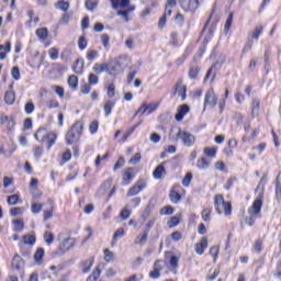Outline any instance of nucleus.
I'll list each match as a JSON object with an SVG mask.
<instances>
[{
  "label": "nucleus",
  "instance_id": "nucleus-4",
  "mask_svg": "<svg viewBox=\"0 0 281 281\" xmlns=\"http://www.w3.org/2000/svg\"><path fill=\"white\" fill-rule=\"evenodd\" d=\"M34 137L37 142H41L42 144L43 142H47L48 144L47 148L49 150V147L56 144L58 134H56L55 132H47L45 128L41 127L40 130L36 131Z\"/></svg>",
  "mask_w": 281,
  "mask_h": 281
},
{
  "label": "nucleus",
  "instance_id": "nucleus-5",
  "mask_svg": "<svg viewBox=\"0 0 281 281\" xmlns=\"http://www.w3.org/2000/svg\"><path fill=\"white\" fill-rule=\"evenodd\" d=\"M85 125L82 122L75 123L71 128L66 134V142L71 146V144H76L80 139V135H82V130Z\"/></svg>",
  "mask_w": 281,
  "mask_h": 281
},
{
  "label": "nucleus",
  "instance_id": "nucleus-6",
  "mask_svg": "<svg viewBox=\"0 0 281 281\" xmlns=\"http://www.w3.org/2000/svg\"><path fill=\"white\" fill-rule=\"evenodd\" d=\"M215 211L217 214H225V216H232V203L225 202L223 195H215L214 199Z\"/></svg>",
  "mask_w": 281,
  "mask_h": 281
},
{
  "label": "nucleus",
  "instance_id": "nucleus-32",
  "mask_svg": "<svg viewBox=\"0 0 281 281\" xmlns=\"http://www.w3.org/2000/svg\"><path fill=\"white\" fill-rule=\"evenodd\" d=\"M68 85L70 88L72 89H78V77L75 76V75H71L69 78H68Z\"/></svg>",
  "mask_w": 281,
  "mask_h": 281
},
{
  "label": "nucleus",
  "instance_id": "nucleus-55",
  "mask_svg": "<svg viewBox=\"0 0 281 281\" xmlns=\"http://www.w3.org/2000/svg\"><path fill=\"white\" fill-rule=\"evenodd\" d=\"M276 186H277L276 192H277V196H278L281 194V171L277 176Z\"/></svg>",
  "mask_w": 281,
  "mask_h": 281
},
{
  "label": "nucleus",
  "instance_id": "nucleus-41",
  "mask_svg": "<svg viewBox=\"0 0 281 281\" xmlns=\"http://www.w3.org/2000/svg\"><path fill=\"white\" fill-rule=\"evenodd\" d=\"M43 256H45V250L43 248H38L34 255L35 262L43 260Z\"/></svg>",
  "mask_w": 281,
  "mask_h": 281
},
{
  "label": "nucleus",
  "instance_id": "nucleus-28",
  "mask_svg": "<svg viewBox=\"0 0 281 281\" xmlns=\"http://www.w3.org/2000/svg\"><path fill=\"white\" fill-rule=\"evenodd\" d=\"M196 167L200 168V170H207V168H210V161L205 158H201L198 160Z\"/></svg>",
  "mask_w": 281,
  "mask_h": 281
},
{
  "label": "nucleus",
  "instance_id": "nucleus-20",
  "mask_svg": "<svg viewBox=\"0 0 281 281\" xmlns=\"http://www.w3.org/2000/svg\"><path fill=\"white\" fill-rule=\"evenodd\" d=\"M83 69H85V61L82 59H77L75 65L72 66V71L75 74L80 75L82 74Z\"/></svg>",
  "mask_w": 281,
  "mask_h": 281
},
{
  "label": "nucleus",
  "instance_id": "nucleus-19",
  "mask_svg": "<svg viewBox=\"0 0 281 281\" xmlns=\"http://www.w3.org/2000/svg\"><path fill=\"white\" fill-rule=\"evenodd\" d=\"M164 175H166V167H164V165H159L158 167H156L153 172L154 179H161Z\"/></svg>",
  "mask_w": 281,
  "mask_h": 281
},
{
  "label": "nucleus",
  "instance_id": "nucleus-61",
  "mask_svg": "<svg viewBox=\"0 0 281 281\" xmlns=\"http://www.w3.org/2000/svg\"><path fill=\"white\" fill-rule=\"evenodd\" d=\"M78 47L79 49H87V40L85 38V36L79 37L78 40Z\"/></svg>",
  "mask_w": 281,
  "mask_h": 281
},
{
  "label": "nucleus",
  "instance_id": "nucleus-52",
  "mask_svg": "<svg viewBox=\"0 0 281 281\" xmlns=\"http://www.w3.org/2000/svg\"><path fill=\"white\" fill-rule=\"evenodd\" d=\"M49 58L52 60H58V48L53 47L48 50Z\"/></svg>",
  "mask_w": 281,
  "mask_h": 281
},
{
  "label": "nucleus",
  "instance_id": "nucleus-36",
  "mask_svg": "<svg viewBox=\"0 0 281 281\" xmlns=\"http://www.w3.org/2000/svg\"><path fill=\"white\" fill-rule=\"evenodd\" d=\"M19 201H20L19 194L9 195L7 199V203H9L10 205H16Z\"/></svg>",
  "mask_w": 281,
  "mask_h": 281
},
{
  "label": "nucleus",
  "instance_id": "nucleus-37",
  "mask_svg": "<svg viewBox=\"0 0 281 281\" xmlns=\"http://www.w3.org/2000/svg\"><path fill=\"white\" fill-rule=\"evenodd\" d=\"M131 180H133V169L132 168H127L123 172V181H131Z\"/></svg>",
  "mask_w": 281,
  "mask_h": 281
},
{
  "label": "nucleus",
  "instance_id": "nucleus-62",
  "mask_svg": "<svg viewBox=\"0 0 281 281\" xmlns=\"http://www.w3.org/2000/svg\"><path fill=\"white\" fill-rule=\"evenodd\" d=\"M262 34V26H257L255 31L252 32V38L258 41L260 38V35Z\"/></svg>",
  "mask_w": 281,
  "mask_h": 281
},
{
  "label": "nucleus",
  "instance_id": "nucleus-34",
  "mask_svg": "<svg viewBox=\"0 0 281 281\" xmlns=\"http://www.w3.org/2000/svg\"><path fill=\"white\" fill-rule=\"evenodd\" d=\"M44 240L46 245H52L54 243V234L52 232L46 231L44 233Z\"/></svg>",
  "mask_w": 281,
  "mask_h": 281
},
{
  "label": "nucleus",
  "instance_id": "nucleus-16",
  "mask_svg": "<svg viewBox=\"0 0 281 281\" xmlns=\"http://www.w3.org/2000/svg\"><path fill=\"white\" fill-rule=\"evenodd\" d=\"M207 249V237H203L199 244H195V252L199 256H203Z\"/></svg>",
  "mask_w": 281,
  "mask_h": 281
},
{
  "label": "nucleus",
  "instance_id": "nucleus-2",
  "mask_svg": "<svg viewBox=\"0 0 281 281\" xmlns=\"http://www.w3.org/2000/svg\"><path fill=\"white\" fill-rule=\"evenodd\" d=\"M169 139H171V142H179V139H181L183 146H187L188 148L194 146V143L196 142V137H194L192 133L181 131V127H171Z\"/></svg>",
  "mask_w": 281,
  "mask_h": 281
},
{
  "label": "nucleus",
  "instance_id": "nucleus-42",
  "mask_svg": "<svg viewBox=\"0 0 281 281\" xmlns=\"http://www.w3.org/2000/svg\"><path fill=\"white\" fill-rule=\"evenodd\" d=\"M271 55V53L269 50H267L265 53V69H266V74H269V68L271 67V61H269V56Z\"/></svg>",
  "mask_w": 281,
  "mask_h": 281
},
{
  "label": "nucleus",
  "instance_id": "nucleus-18",
  "mask_svg": "<svg viewBox=\"0 0 281 281\" xmlns=\"http://www.w3.org/2000/svg\"><path fill=\"white\" fill-rule=\"evenodd\" d=\"M15 100H16V95L14 94V91L9 90L5 92V94H4L5 104L12 105V104H14Z\"/></svg>",
  "mask_w": 281,
  "mask_h": 281
},
{
  "label": "nucleus",
  "instance_id": "nucleus-57",
  "mask_svg": "<svg viewBox=\"0 0 281 281\" xmlns=\"http://www.w3.org/2000/svg\"><path fill=\"white\" fill-rule=\"evenodd\" d=\"M89 85H98L99 78L95 74L91 72L88 77Z\"/></svg>",
  "mask_w": 281,
  "mask_h": 281
},
{
  "label": "nucleus",
  "instance_id": "nucleus-44",
  "mask_svg": "<svg viewBox=\"0 0 281 281\" xmlns=\"http://www.w3.org/2000/svg\"><path fill=\"white\" fill-rule=\"evenodd\" d=\"M14 232H21L24 227L23 220H13Z\"/></svg>",
  "mask_w": 281,
  "mask_h": 281
},
{
  "label": "nucleus",
  "instance_id": "nucleus-8",
  "mask_svg": "<svg viewBox=\"0 0 281 281\" xmlns=\"http://www.w3.org/2000/svg\"><path fill=\"white\" fill-rule=\"evenodd\" d=\"M216 104H218V97H216L214 89H210L204 97V109L205 106H210L211 109H214Z\"/></svg>",
  "mask_w": 281,
  "mask_h": 281
},
{
  "label": "nucleus",
  "instance_id": "nucleus-33",
  "mask_svg": "<svg viewBox=\"0 0 281 281\" xmlns=\"http://www.w3.org/2000/svg\"><path fill=\"white\" fill-rule=\"evenodd\" d=\"M173 212H175V209H172V206H170V205L164 206L160 210L161 216H170V215H172Z\"/></svg>",
  "mask_w": 281,
  "mask_h": 281
},
{
  "label": "nucleus",
  "instance_id": "nucleus-29",
  "mask_svg": "<svg viewBox=\"0 0 281 281\" xmlns=\"http://www.w3.org/2000/svg\"><path fill=\"white\" fill-rule=\"evenodd\" d=\"M113 106H115V102H113V101H108L104 104L103 110H104V113L106 116L111 115Z\"/></svg>",
  "mask_w": 281,
  "mask_h": 281
},
{
  "label": "nucleus",
  "instance_id": "nucleus-45",
  "mask_svg": "<svg viewBox=\"0 0 281 281\" xmlns=\"http://www.w3.org/2000/svg\"><path fill=\"white\" fill-rule=\"evenodd\" d=\"M199 71H201V68H199L198 66H193L190 70H189V77L194 80V78H196V76H199Z\"/></svg>",
  "mask_w": 281,
  "mask_h": 281
},
{
  "label": "nucleus",
  "instance_id": "nucleus-51",
  "mask_svg": "<svg viewBox=\"0 0 281 281\" xmlns=\"http://www.w3.org/2000/svg\"><path fill=\"white\" fill-rule=\"evenodd\" d=\"M165 267H166V262H164L161 260H156L154 263V269H156L160 273H161V271H164Z\"/></svg>",
  "mask_w": 281,
  "mask_h": 281
},
{
  "label": "nucleus",
  "instance_id": "nucleus-24",
  "mask_svg": "<svg viewBox=\"0 0 281 281\" xmlns=\"http://www.w3.org/2000/svg\"><path fill=\"white\" fill-rule=\"evenodd\" d=\"M153 210H155V204L149 202L142 214V217L144 218V221H146V218H148V216L153 214Z\"/></svg>",
  "mask_w": 281,
  "mask_h": 281
},
{
  "label": "nucleus",
  "instance_id": "nucleus-49",
  "mask_svg": "<svg viewBox=\"0 0 281 281\" xmlns=\"http://www.w3.org/2000/svg\"><path fill=\"white\" fill-rule=\"evenodd\" d=\"M54 216V205H52L49 209H46L44 211V221H49Z\"/></svg>",
  "mask_w": 281,
  "mask_h": 281
},
{
  "label": "nucleus",
  "instance_id": "nucleus-25",
  "mask_svg": "<svg viewBox=\"0 0 281 281\" xmlns=\"http://www.w3.org/2000/svg\"><path fill=\"white\" fill-rule=\"evenodd\" d=\"M36 35L41 41H45L47 36H49V31L47 29L42 27L36 30Z\"/></svg>",
  "mask_w": 281,
  "mask_h": 281
},
{
  "label": "nucleus",
  "instance_id": "nucleus-21",
  "mask_svg": "<svg viewBox=\"0 0 281 281\" xmlns=\"http://www.w3.org/2000/svg\"><path fill=\"white\" fill-rule=\"evenodd\" d=\"M146 240H148V229H145L142 235H138L135 238V245H146Z\"/></svg>",
  "mask_w": 281,
  "mask_h": 281
},
{
  "label": "nucleus",
  "instance_id": "nucleus-9",
  "mask_svg": "<svg viewBox=\"0 0 281 281\" xmlns=\"http://www.w3.org/2000/svg\"><path fill=\"white\" fill-rule=\"evenodd\" d=\"M146 188V181L140 180L136 182L135 186H133L128 191H127V196H137V194L140 193L142 190Z\"/></svg>",
  "mask_w": 281,
  "mask_h": 281
},
{
  "label": "nucleus",
  "instance_id": "nucleus-56",
  "mask_svg": "<svg viewBox=\"0 0 281 281\" xmlns=\"http://www.w3.org/2000/svg\"><path fill=\"white\" fill-rule=\"evenodd\" d=\"M139 161H142V154H140V153H136V154L134 155V157H132V158L130 159V164H133V166L139 164Z\"/></svg>",
  "mask_w": 281,
  "mask_h": 281
},
{
  "label": "nucleus",
  "instance_id": "nucleus-50",
  "mask_svg": "<svg viewBox=\"0 0 281 281\" xmlns=\"http://www.w3.org/2000/svg\"><path fill=\"white\" fill-rule=\"evenodd\" d=\"M110 37L108 34L101 35V43L103 44L104 49H110L111 45L109 44Z\"/></svg>",
  "mask_w": 281,
  "mask_h": 281
},
{
  "label": "nucleus",
  "instance_id": "nucleus-10",
  "mask_svg": "<svg viewBox=\"0 0 281 281\" xmlns=\"http://www.w3.org/2000/svg\"><path fill=\"white\" fill-rule=\"evenodd\" d=\"M186 91H187V88L183 85V79H179L176 83L173 95H179L181 100H186V97H187Z\"/></svg>",
  "mask_w": 281,
  "mask_h": 281
},
{
  "label": "nucleus",
  "instance_id": "nucleus-63",
  "mask_svg": "<svg viewBox=\"0 0 281 281\" xmlns=\"http://www.w3.org/2000/svg\"><path fill=\"white\" fill-rule=\"evenodd\" d=\"M115 95V83H110L108 87V98Z\"/></svg>",
  "mask_w": 281,
  "mask_h": 281
},
{
  "label": "nucleus",
  "instance_id": "nucleus-39",
  "mask_svg": "<svg viewBox=\"0 0 281 281\" xmlns=\"http://www.w3.org/2000/svg\"><path fill=\"white\" fill-rule=\"evenodd\" d=\"M212 218V209L207 207L202 211V220L207 222Z\"/></svg>",
  "mask_w": 281,
  "mask_h": 281
},
{
  "label": "nucleus",
  "instance_id": "nucleus-26",
  "mask_svg": "<svg viewBox=\"0 0 281 281\" xmlns=\"http://www.w3.org/2000/svg\"><path fill=\"white\" fill-rule=\"evenodd\" d=\"M217 150H218V147H205L204 155L206 157H216Z\"/></svg>",
  "mask_w": 281,
  "mask_h": 281
},
{
  "label": "nucleus",
  "instance_id": "nucleus-59",
  "mask_svg": "<svg viewBox=\"0 0 281 281\" xmlns=\"http://www.w3.org/2000/svg\"><path fill=\"white\" fill-rule=\"evenodd\" d=\"M150 142H153V144H159L161 142V135H159L157 133H151Z\"/></svg>",
  "mask_w": 281,
  "mask_h": 281
},
{
  "label": "nucleus",
  "instance_id": "nucleus-60",
  "mask_svg": "<svg viewBox=\"0 0 281 281\" xmlns=\"http://www.w3.org/2000/svg\"><path fill=\"white\" fill-rule=\"evenodd\" d=\"M81 93L83 95H89V93H91V85L85 83L83 86H81Z\"/></svg>",
  "mask_w": 281,
  "mask_h": 281
},
{
  "label": "nucleus",
  "instance_id": "nucleus-22",
  "mask_svg": "<svg viewBox=\"0 0 281 281\" xmlns=\"http://www.w3.org/2000/svg\"><path fill=\"white\" fill-rule=\"evenodd\" d=\"M93 262H95L93 257H91L90 259L83 261L81 263V267H83L82 273H89V271H91V268L93 267Z\"/></svg>",
  "mask_w": 281,
  "mask_h": 281
},
{
  "label": "nucleus",
  "instance_id": "nucleus-17",
  "mask_svg": "<svg viewBox=\"0 0 281 281\" xmlns=\"http://www.w3.org/2000/svg\"><path fill=\"white\" fill-rule=\"evenodd\" d=\"M92 69L95 74H103V71H105L106 74L110 75L111 66H109V64L106 63L94 64Z\"/></svg>",
  "mask_w": 281,
  "mask_h": 281
},
{
  "label": "nucleus",
  "instance_id": "nucleus-46",
  "mask_svg": "<svg viewBox=\"0 0 281 281\" xmlns=\"http://www.w3.org/2000/svg\"><path fill=\"white\" fill-rule=\"evenodd\" d=\"M41 210H43V204L36 203V202L32 203V205H31V212H33V214H38V213H41Z\"/></svg>",
  "mask_w": 281,
  "mask_h": 281
},
{
  "label": "nucleus",
  "instance_id": "nucleus-38",
  "mask_svg": "<svg viewBox=\"0 0 281 281\" xmlns=\"http://www.w3.org/2000/svg\"><path fill=\"white\" fill-rule=\"evenodd\" d=\"M34 103L32 101H29L25 103V106H24V111L27 115H32V113H34Z\"/></svg>",
  "mask_w": 281,
  "mask_h": 281
},
{
  "label": "nucleus",
  "instance_id": "nucleus-23",
  "mask_svg": "<svg viewBox=\"0 0 281 281\" xmlns=\"http://www.w3.org/2000/svg\"><path fill=\"white\" fill-rule=\"evenodd\" d=\"M259 111H260V101H258V99H252V103H251L252 117H256V115H258Z\"/></svg>",
  "mask_w": 281,
  "mask_h": 281
},
{
  "label": "nucleus",
  "instance_id": "nucleus-35",
  "mask_svg": "<svg viewBox=\"0 0 281 281\" xmlns=\"http://www.w3.org/2000/svg\"><path fill=\"white\" fill-rule=\"evenodd\" d=\"M24 245H34L36 243V236L34 235H25L23 237Z\"/></svg>",
  "mask_w": 281,
  "mask_h": 281
},
{
  "label": "nucleus",
  "instance_id": "nucleus-13",
  "mask_svg": "<svg viewBox=\"0 0 281 281\" xmlns=\"http://www.w3.org/2000/svg\"><path fill=\"white\" fill-rule=\"evenodd\" d=\"M146 111H148V115H150V113H155V111H157V105H150V104H142L140 108L138 109V111L134 114V117L139 115V113H142V115H144V113H146Z\"/></svg>",
  "mask_w": 281,
  "mask_h": 281
},
{
  "label": "nucleus",
  "instance_id": "nucleus-15",
  "mask_svg": "<svg viewBox=\"0 0 281 281\" xmlns=\"http://www.w3.org/2000/svg\"><path fill=\"white\" fill-rule=\"evenodd\" d=\"M112 3V10H117V9H122L124 10V8H128V5H131V0H110Z\"/></svg>",
  "mask_w": 281,
  "mask_h": 281
},
{
  "label": "nucleus",
  "instance_id": "nucleus-7",
  "mask_svg": "<svg viewBox=\"0 0 281 281\" xmlns=\"http://www.w3.org/2000/svg\"><path fill=\"white\" fill-rule=\"evenodd\" d=\"M203 0H179V5L184 12H196Z\"/></svg>",
  "mask_w": 281,
  "mask_h": 281
},
{
  "label": "nucleus",
  "instance_id": "nucleus-1",
  "mask_svg": "<svg viewBox=\"0 0 281 281\" xmlns=\"http://www.w3.org/2000/svg\"><path fill=\"white\" fill-rule=\"evenodd\" d=\"M258 190H260L259 196L254 201L251 207L248 209L249 217H246L245 220L247 225H249L250 227L254 225V223H256V218H258V214H260L262 210V199L265 196L263 195L265 184L259 183L256 189V192H258Z\"/></svg>",
  "mask_w": 281,
  "mask_h": 281
},
{
  "label": "nucleus",
  "instance_id": "nucleus-47",
  "mask_svg": "<svg viewBox=\"0 0 281 281\" xmlns=\"http://www.w3.org/2000/svg\"><path fill=\"white\" fill-rule=\"evenodd\" d=\"M11 76L14 80H21V71L19 70V66H14L12 68Z\"/></svg>",
  "mask_w": 281,
  "mask_h": 281
},
{
  "label": "nucleus",
  "instance_id": "nucleus-48",
  "mask_svg": "<svg viewBox=\"0 0 281 281\" xmlns=\"http://www.w3.org/2000/svg\"><path fill=\"white\" fill-rule=\"evenodd\" d=\"M232 23H234V13H229V15L226 20V23H225V26H224V30L226 32H229V29L232 27Z\"/></svg>",
  "mask_w": 281,
  "mask_h": 281
},
{
  "label": "nucleus",
  "instance_id": "nucleus-12",
  "mask_svg": "<svg viewBox=\"0 0 281 281\" xmlns=\"http://www.w3.org/2000/svg\"><path fill=\"white\" fill-rule=\"evenodd\" d=\"M11 267L14 271H21V269L25 267V260H23L21 256L15 255L12 259Z\"/></svg>",
  "mask_w": 281,
  "mask_h": 281
},
{
  "label": "nucleus",
  "instance_id": "nucleus-3",
  "mask_svg": "<svg viewBox=\"0 0 281 281\" xmlns=\"http://www.w3.org/2000/svg\"><path fill=\"white\" fill-rule=\"evenodd\" d=\"M131 65V57L128 55H122L110 65V76H117L124 71V67Z\"/></svg>",
  "mask_w": 281,
  "mask_h": 281
},
{
  "label": "nucleus",
  "instance_id": "nucleus-58",
  "mask_svg": "<svg viewBox=\"0 0 281 281\" xmlns=\"http://www.w3.org/2000/svg\"><path fill=\"white\" fill-rule=\"evenodd\" d=\"M124 228H117L113 235V240H117L119 238H124Z\"/></svg>",
  "mask_w": 281,
  "mask_h": 281
},
{
  "label": "nucleus",
  "instance_id": "nucleus-54",
  "mask_svg": "<svg viewBox=\"0 0 281 281\" xmlns=\"http://www.w3.org/2000/svg\"><path fill=\"white\" fill-rule=\"evenodd\" d=\"M98 127H99L98 121H92L90 123L89 131H90L91 135H95V133H98Z\"/></svg>",
  "mask_w": 281,
  "mask_h": 281
},
{
  "label": "nucleus",
  "instance_id": "nucleus-11",
  "mask_svg": "<svg viewBox=\"0 0 281 281\" xmlns=\"http://www.w3.org/2000/svg\"><path fill=\"white\" fill-rule=\"evenodd\" d=\"M190 113V106L188 104H182L178 108V112L175 115L177 122H181L186 115Z\"/></svg>",
  "mask_w": 281,
  "mask_h": 281
},
{
  "label": "nucleus",
  "instance_id": "nucleus-43",
  "mask_svg": "<svg viewBox=\"0 0 281 281\" xmlns=\"http://www.w3.org/2000/svg\"><path fill=\"white\" fill-rule=\"evenodd\" d=\"M100 268H97L95 270H93V272L91 273V276L88 277L87 281H98V278H100Z\"/></svg>",
  "mask_w": 281,
  "mask_h": 281
},
{
  "label": "nucleus",
  "instance_id": "nucleus-14",
  "mask_svg": "<svg viewBox=\"0 0 281 281\" xmlns=\"http://www.w3.org/2000/svg\"><path fill=\"white\" fill-rule=\"evenodd\" d=\"M74 245H76V239L67 237V238L61 240V243L59 245V249L61 251H69V249L71 247H74Z\"/></svg>",
  "mask_w": 281,
  "mask_h": 281
},
{
  "label": "nucleus",
  "instance_id": "nucleus-27",
  "mask_svg": "<svg viewBox=\"0 0 281 281\" xmlns=\"http://www.w3.org/2000/svg\"><path fill=\"white\" fill-rule=\"evenodd\" d=\"M105 262H113L115 260V254L109 249L103 250Z\"/></svg>",
  "mask_w": 281,
  "mask_h": 281
},
{
  "label": "nucleus",
  "instance_id": "nucleus-30",
  "mask_svg": "<svg viewBox=\"0 0 281 281\" xmlns=\"http://www.w3.org/2000/svg\"><path fill=\"white\" fill-rule=\"evenodd\" d=\"M169 196L172 203H179L181 201V194L175 190L170 191Z\"/></svg>",
  "mask_w": 281,
  "mask_h": 281
},
{
  "label": "nucleus",
  "instance_id": "nucleus-31",
  "mask_svg": "<svg viewBox=\"0 0 281 281\" xmlns=\"http://www.w3.org/2000/svg\"><path fill=\"white\" fill-rule=\"evenodd\" d=\"M57 10H63V12H67L69 10V2L61 0L56 3Z\"/></svg>",
  "mask_w": 281,
  "mask_h": 281
},
{
  "label": "nucleus",
  "instance_id": "nucleus-64",
  "mask_svg": "<svg viewBox=\"0 0 281 281\" xmlns=\"http://www.w3.org/2000/svg\"><path fill=\"white\" fill-rule=\"evenodd\" d=\"M98 56V50H89L88 54H87V59L88 60H95Z\"/></svg>",
  "mask_w": 281,
  "mask_h": 281
},
{
  "label": "nucleus",
  "instance_id": "nucleus-40",
  "mask_svg": "<svg viewBox=\"0 0 281 281\" xmlns=\"http://www.w3.org/2000/svg\"><path fill=\"white\" fill-rule=\"evenodd\" d=\"M130 217H131V210L126 207L122 209L120 213V218L123 221H128Z\"/></svg>",
  "mask_w": 281,
  "mask_h": 281
},
{
  "label": "nucleus",
  "instance_id": "nucleus-53",
  "mask_svg": "<svg viewBox=\"0 0 281 281\" xmlns=\"http://www.w3.org/2000/svg\"><path fill=\"white\" fill-rule=\"evenodd\" d=\"M192 181V172H188L186 176H184V178H183V180H182V186L184 187V188H188L189 186H190V182Z\"/></svg>",
  "mask_w": 281,
  "mask_h": 281
}]
</instances>
